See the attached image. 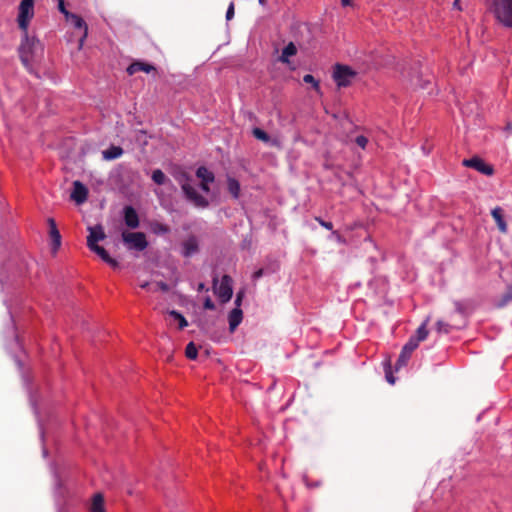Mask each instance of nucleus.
I'll use <instances>...</instances> for the list:
<instances>
[{"label": "nucleus", "mask_w": 512, "mask_h": 512, "mask_svg": "<svg viewBox=\"0 0 512 512\" xmlns=\"http://www.w3.org/2000/svg\"><path fill=\"white\" fill-rule=\"evenodd\" d=\"M123 152L120 146L112 145L102 152V156L105 160H114L122 156Z\"/></svg>", "instance_id": "obj_21"}, {"label": "nucleus", "mask_w": 512, "mask_h": 512, "mask_svg": "<svg viewBox=\"0 0 512 512\" xmlns=\"http://www.w3.org/2000/svg\"><path fill=\"white\" fill-rule=\"evenodd\" d=\"M428 320L424 321L416 330V334L413 335L415 339H417L419 342L425 340L428 336V330L426 328Z\"/></svg>", "instance_id": "obj_30"}, {"label": "nucleus", "mask_w": 512, "mask_h": 512, "mask_svg": "<svg viewBox=\"0 0 512 512\" xmlns=\"http://www.w3.org/2000/svg\"><path fill=\"white\" fill-rule=\"evenodd\" d=\"M384 371H385V378H386L387 382L390 384H394L396 381V378L393 375L390 361L384 362Z\"/></svg>", "instance_id": "obj_35"}, {"label": "nucleus", "mask_w": 512, "mask_h": 512, "mask_svg": "<svg viewBox=\"0 0 512 512\" xmlns=\"http://www.w3.org/2000/svg\"><path fill=\"white\" fill-rule=\"evenodd\" d=\"M419 341L414 337H410L408 342L403 346L402 350L406 351L409 355H412L413 351L419 346Z\"/></svg>", "instance_id": "obj_34"}, {"label": "nucleus", "mask_w": 512, "mask_h": 512, "mask_svg": "<svg viewBox=\"0 0 512 512\" xmlns=\"http://www.w3.org/2000/svg\"><path fill=\"white\" fill-rule=\"evenodd\" d=\"M452 326L442 320L436 322V329L439 333L448 334L451 331Z\"/></svg>", "instance_id": "obj_38"}, {"label": "nucleus", "mask_w": 512, "mask_h": 512, "mask_svg": "<svg viewBox=\"0 0 512 512\" xmlns=\"http://www.w3.org/2000/svg\"><path fill=\"white\" fill-rule=\"evenodd\" d=\"M492 12L503 26L512 28V0H493Z\"/></svg>", "instance_id": "obj_1"}, {"label": "nucleus", "mask_w": 512, "mask_h": 512, "mask_svg": "<svg viewBox=\"0 0 512 512\" xmlns=\"http://www.w3.org/2000/svg\"><path fill=\"white\" fill-rule=\"evenodd\" d=\"M140 287L143 289H150V283L149 282H143L140 284Z\"/></svg>", "instance_id": "obj_52"}, {"label": "nucleus", "mask_w": 512, "mask_h": 512, "mask_svg": "<svg viewBox=\"0 0 512 512\" xmlns=\"http://www.w3.org/2000/svg\"><path fill=\"white\" fill-rule=\"evenodd\" d=\"M185 355L190 360H195L198 356V349L194 342H190L187 344L185 348Z\"/></svg>", "instance_id": "obj_32"}, {"label": "nucleus", "mask_w": 512, "mask_h": 512, "mask_svg": "<svg viewBox=\"0 0 512 512\" xmlns=\"http://www.w3.org/2000/svg\"><path fill=\"white\" fill-rule=\"evenodd\" d=\"M182 254L185 257H190L196 252H198V241L195 236H190L188 239H186L182 244Z\"/></svg>", "instance_id": "obj_18"}, {"label": "nucleus", "mask_w": 512, "mask_h": 512, "mask_svg": "<svg viewBox=\"0 0 512 512\" xmlns=\"http://www.w3.org/2000/svg\"><path fill=\"white\" fill-rule=\"evenodd\" d=\"M505 130L506 131H512V124L510 122L506 124Z\"/></svg>", "instance_id": "obj_54"}, {"label": "nucleus", "mask_w": 512, "mask_h": 512, "mask_svg": "<svg viewBox=\"0 0 512 512\" xmlns=\"http://www.w3.org/2000/svg\"><path fill=\"white\" fill-rule=\"evenodd\" d=\"M354 142L362 149H365L368 144V138L364 135H358L355 137Z\"/></svg>", "instance_id": "obj_39"}, {"label": "nucleus", "mask_w": 512, "mask_h": 512, "mask_svg": "<svg viewBox=\"0 0 512 512\" xmlns=\"http://www.w3.org/2000/svg\"><path fill=\"white\" fill-rule=\"evenodd\" d=\"M462 165L475 169L476 171L486 176H492L494 174V167L490 164H487L479 156H473L472 158L464 159L462 161Z\"/></svg>", "instance_id": "obj_7"}, {"label": "nucleus", "mask_w": 512, "mask_h": 512, "mask_svg": "<svg viewBox=\"0 0 512 512\" xmlns=\"http://www.w3.org/2000/svg\"><path fill=\"white\" fill-rule=\"evenodd\" d=\"M89 249L92 252L96 253L105 263H107L112 268L116 269L119 267V263L117 262V260L112 258L102 246L95 245Z\"/></svg>", "instance_id": "obj_16"}, {"label": "nucleus", "mask_w": 512, "mask_h": 512, "mask_svg": "<svg viewBox=\"0 0 512 512\" xmlns=\"http://www.w3.org/2000/svg\"><path fill=\"white\" fill-rule=\"evenodd\" d=\"M124 222L130 229H136L139 227V216L137 211L132 206H125L123 210Z\"/></svg>", "instance_id": "obj_13"}, {"label": "nucleus", "mask_w": 512, "mask_h": 512, "mask_svg": "<svg viewBox=\"0 0 512 512\" xmlns=\"http://www.w3.org/2000/svg\"><path fill=\"white\" fill-rule=\"evenodd\" d=\"M362 249L367 254V259L371 263L372 267H374L378 261L382 259V254L371 237L364 239L362 243Z\"/></svg>", "instance_id": "obj_8"}, {"label": "nucleus", "mask_w": 512, "mask_h": 512, "mask_svg": "<svg viewBox=\"0 0 512 512\" xmlns=\"http://www.w3.org/2000/svg\"><path fill=\"white\" fill-rule=\"evenodd\" d=\"M66 21L71 22L75 28L78 29H84L83 36L79 40L80 47L83 45V42L88 34V27L85 21L77 14L71 13L68 18H66Z\"/></svg>", "instance_id": "obj_15"}, {"label": "nucleus", "mask_w": 512, "mask_h": 512, "mask_svg": "<svg viewBox=\"0 0 512 512\" xmlns=\"http://www.w3.org/2000/svg\"><path fill=\"white\" fill-rule=\"evenodd\" d=\"M87 195V188L80 181H74L71 199H73L76 203L81 204L86 201Z\"/></svg>", "instance_id": "obj_14"}, {"label": "nucleus", "mask_w": 512, "mask_h": 512, "mask_svg": "<svg viewBox=\"0 0 512 512\" xmlns=\"http://www.w3.org/2000/svg\"><path fill=\"white\" fill-rule=\"evenodd\" d=\"M122 240L129 250L143 251L148 247V241L143 232L124 231Z\"/></svg>", "instance_id": "obj_4"}, {"label": "nucleus", "mask_w": 512, "mask_h": 512, "mask_svg": "<svg viewBox=\"0 0 512 512\" xmlns=\"http://www.w3.org/2000/svg\"><path fill=\"white\" fill-rule=\"evenodd\" d=\"M454 306H455L456 312H458L459 314H462V315L467 314V306L463 302L455 301Z\"/></svg>", "instance_id": "obj_40"}, {"label": "nucleus", "mask_w": 512, "mask_h": 512, "mask_svg": "<svg viewBox=\"0 0 512 512\" xmlns=\"http://www.w3.org/2000/svg\"><path fill=\"white\" fill-rule=\"evenodd\" d=\"M242 318H243L242 310L240 308H238V307L234 308L229 313L228 320H229V329H230V331L233 332L239 326V324L242 321Z\"/></svg>", "instance_id": "obj_20"}, {"label": "nucleus", "mask_w": 512, "mask_h": 512, "mask_svg": "<svg viewBox=\"0 0 512 512\" xmlns=\"http://www.w3.org/2000/svg\"><path fill=\"white\" fill-rule=\"evenodd\" d=\"M174 177H175L176 181L179 183V185L181 186L182 190L184 189V187H188V186L192 185L191 184L192 176L184 170H180L179 172H177L174 175Z\"/></svg>", "instance_id": "obj_22"}, {"label": "nucleus", "mask_w": 512, "mask_h": 512, "mask_svg": "<svg viewBox=\"0 0 512 512\" xmlns=\"http://www.w3.org/2000/svg\"><path fill=\"white\" fill-rule=\"evenodd\" d=\"M260 4L264 5L266 3V0H259Z\"/></svg>", "instance_id": "obj_57"}, {"label": "nucleus", "mask_w": 512, "mask_h": 512, "mask_svg": "<svg viewBox=\"0 0 512 512\" xmlns=\"http://www.w3.org/2000/svg\"><path fill=\"white\" fill-rule=\"evenodd\" d=\"M91 512H105L104 509V498L101 494L94 495L90 507Z\"/></svg>", "instance_id": "obj_26"}, {"label": "nucleus", "mask_w": 512, "mask_h": 512, "mask_svg": "<svg viewBox=\"0 0 512 512\" xmlns=\"http://www.w3.org/2000/svg\"><path fill=\"white\" fill-rule=\"evenodd\" d=\"M156 68L149 64V63H145V62H141V61H135L133 63H131L128 68H127V73L129 75H133L139 71H142V72H145V73H150L152 71H155Z\"/></svg>", "instance_id": "obj_17"}, {"label": "nucleus", "mask_w": 512, "mask_h": 512, "mask_svg": "<svg viewBox=\"0 0 512 512\" xmlns=\"http://www.w3.org/2000/svg\"><path fill=\"white\" fill-rule=\"evenodd\" d=\"M168 314L171 317H173L176 321H178V326H179L180 330H182L188 326V322H187L186 318L180 312H178L176 310H170L168 312Z\"/></svg>", "instance_id": "obj_28"}, {"label": "nucleus", "mask_w": 512, "mask_h": 512, "mask_svg": "<svg viewBox=\"0 0 512 512\" xmlns=\"http://www.w3.org/2000/svg\"><path fill=\"white\" fill-rule=\"evenodd\" d=\"M185 198L191 202L197 208H207L209 206V201L199 194L194 186L190 185L188 187H184L182 190Z\"/></svg>", "instance_id": "obj_9"}, {"label": "nucleus", "mask_w": 512, "mask_h": 512, "mask_svg": "<svg viewBox=\"0 0 512 512\" xmlns=\"http://www.w3.org/2000/svg\"><path fill=\"white\" fill-rule=\"evenodd\" d=\"M47 224L49 226V236L52 241V252L55 254L61 246V234L53 218H48Z\"/></svg>", "instance_id": "obj_12"}, {"label": "nucleus", "mask_w": 512, "mask_h": 512, "mask_svg": "<svg viewBox=\"0 0 512 512\" xmlns=\"http://www.w3.org/2000/svg\"><path fill=\"white\" fill-rule=\"evenodd\" d=\"M343 6H349L352 4L351 0H341Z\"/></svg>", "instance_id": "obj_53"}, {"label": "nucleus", "mask_w": 512, "mask_h": 512, "mask_svg": "<svg viewBox=\"0 0 512 512\" xmlns=\"http://www.w3.org/2000/svg\"><path fill=\"white\" fill-rule=\"evenodd\" d=\"M303 480L305 481V483H306L307 485H310V484H309V482H308V474H307V473H305V474L303 475Z\"/></svg>", "instance_id": "obj_55"}, {"label": "nucleus", "mask_w": 512, "mask_h": 512, "mask_svg": "<svg viewBox=\"0 0 512 512\" xmlns=\"http://www.w3.org/2000/svg\"><path fill=\"white\" fill-rule=\"evenodd\" d=\"M198 291H208V289L206 288L205 284L204 283H199L198 284V288H197Z\"/></svg>", "instance_id": "obj_51"}, {"label": "nucleus", "mask_w": 512, "mask_h": 512, "mask_svg": "<svg viewBox=\"0 0 512 512\" xmlns=\"http://www.w3.org/2000/svg\"><path fill=\"white\" fill-rule=\"evenodd\" d=\"M322 228H325L328 230V232L335 231L333 229V223L330 221H324L322 220Z\"/></svg>", "instance_id": "obj_46"}, {"label": "nucleus", "mask_w": 512, "mask_h": 512, "mask_svg": "<svg viewBox=\"0 0 512 512\" xmlns=\"http://www.w3.org/2000/svg\"><path fill=\"white\" fill-rule=\"evenodd\" d=\"M227 188L233 198L238 199L240 196V183L238 180L232 177L227 179Z\"/></svg>", "instance_id": "obj_23"}, {"label": "nucleus", "mask_w": 512, "mask_h": 512, "mask_svg": "<svg viewBox=\"0 0 512 512\" xmlns=\"http://www.w3.org/2000/svg\"><path fill=\"white\" fill-rule=\"evenodd\" d=\"M491 215L494 218V220H495V222L497 224L498 229L502 233H506L507 232V223H506V221L504 219V211H503V209L501 207L497 206L494 209H492Z\"/></svg>", "instance_id": "obj_19"}, {"label": "nucleus", "mask_w": 512, "mask_h": 512, "mask_svg": "<svg viewBox=\"0 0 512 512\" xmlns=\"http://www.w3.org/2000/svg\"><path fill=\"white\" fill-rule=\"evenodd\" d=\"M34 16V0H22L19 5L17 17L18 26L24 33L27 32L30 20Z\"/></svg>", "instance_id": "obj_5"}, {"label": "nucleus", "mask_w": 512, "mask_h": 512, "mask_svg": "<svg viewBox=\"0 0 512 512\" xmlns=\"http://www.w3.org/2000/svg\"><path fill=\"white\" fill-rule=\"evenodd\" d=\"M196 176L203 182H214L215 176L205 166H200L196 170Z\"/></svg>", "instance_id": "obj_25"}, {"label": "nucleus", "mask_w": 512, "mask_h": 512, "mask_svg": "<svg viewBox=\"0 0 512 512\" xmlns=\"http://www.w3.org/2000/svg\"><path fill=\"white\" fill-rule=\"evenodd\" d=\"M303 81L305 83L313 84L314 89L317 91L319 90V82L317 80H315V78L312 75H310V74L305 75L303 77Z\"/></svg>", "instance_id": "obj_41"}, {"label": "nucleus", "mask_w": 512, "mask_h": 512, "mask_svg": "<svg viewBox=\"0 0 512 512\" xmlns=\"http://www.w3.org/2000/svg\"><path fill=\"white\" fill-rule=\"evenodd\" d=\"M242 301V292H239L235 299V304L239 307Z\"/></svg>", "instance_id": "obj_50"}, {"label": "nucleus", "mask_w": 512, "mask_h": 512, "mask_svg": "<svg viewBox=\"0 0 512 512\" xmlns=\"http://www.w3.org/2000/svg\"><path fill=\"white\" fill-rule=\"evenodd\" d=\"M419 341L414 337H410L408 342L403 346L402 350L406 351L409 355H412L413 351L419 346Z\"/></svg>", "instance_id": "obj_33"}, {"label": "nucleus", "mask_w": 512, "mask_h": 512, "mask_svg": "<svg viewBox=\"0 0 512 512\" xmlns=\"http://www.w3.org/2000/svg\"><path fill=\"white\" fill-rule=\"evenodd\" d=\"M157 289L163 291V292H168L170 287L167 283L163 282V281H159L156 283V288L155 289H151L152 291H156Z\"/></svg>", "instance_id": "obj_43"}, {"label": "nucleus", "mask_w": 512, "mask_h": 512, "mask_svg": "<svg viewBox=\"0 0 512 512\" xmlns=\"http://www.w3.org/2000/svg\"><path fill=\"white\" fill-rule=\"evenodd\" d=\"M252 134L256 139L261 140L263 142H268L270 139L269 135L260 128H254L252 130Z\"/></svg>", "instance_id": "obj_37"}, {"label": "nucleus", "mask_w": 512, "mask_h": 512, "mask_svg": "<svg viewBox=\"0 0 512 512\" xmlns=\"http://www.w3.org/2000/svg\"><path fill=\"white\" fill-rule=\"evenodd\" d=\"M510 302H512V285L508 286L505 293L502 294L501 298L497 303V307L502 308Z\"/></svg>", "instance_id": "obj_29"}, {"label": "nucleus", "mask_w": 512, "mask_h": 512, "mask_svg": "<svg viewBox=\"0 0 512 512\" xmlns=\"http://www.w3.org/2000/svg\"><path fill=\"white\" fill-rule=\"evenodd\" d=\"M152 180L158 185H163L165 183L166 176L162 170L156 169L152 173Z\"/></svg>", "instance_id": "obj_36"}, {"label": "nucleus", "mask_w": 512, "mask_h": 512, "mask_svg": "<svg viewBox=\"0 0 512 512\" xmlns=\"http://www.w3.org/2000/svg\"><path fill=\"white\" fill-rule=\"evenodd\" d=\"M210 183H211V182H203V181H201V183H200V188H201L204 192L208 193V192L210 191V188H209V184H210Z\"/></svg>", "instance_id": "obj_47"}, {"label": "nucleus", "mask_w": 512, "mask_h": 512, "mask_svg": "<svg viewBox=\"0 0 512 512\" xmlns=\"http://www.w3.org/2000/svg\"><path fill=\"white\" fill-rule=\"evenodd\" d=\"M356 76L357 72L347 65L336 64L334 66L332 78L339 88L348 87Z\"/></svg>", "instance_id": "obj_3"}, {"label": "nucleus", "mask_w": 512, "mask_h": 512, "mask_svg": "<svg viewBox=\"0 0 512 512\" xmlns=\"http://www.w3.org/2000/svg\"><path fill=\"white\" fill-rule=\"evenodd\" d=\"M458 2H459V0H455V3H454L455 6H458Z\"/></svg>", "instance_id": "obj_58"}, {"label": "nucleus", "mask_w": 512, "mask_h": 512, "mask_svg": "<svg viewBox=\"0 0 512 512\" xmlns=\"http://www.w3.org/2000/svg\"><path fill=\"white\" fill-rule=\"evenodd\" d=\"M335 175H336V177H337L340 181H342V177L340 176V174H339L338 172H337Z\"/></svg>", "instance_id": "obj_56"}, {"label": "nucleus", "mask_w": 512, "mask_h": 512, "mask_svg": "<svg viewBox=\"0 0 512 512\" xmlns=\"http://www.w3.org/2000/svg\"><path fill=\"white\" fill-rule=\"evenodd\" d=\"M411 355H409L406 351L401 350L400 355L395 363V371H398L401 367L406 366Z\"/></svg>", "instance_id": "obj_31"}, {"label": "nucleus", "mask_w": 512, "mask_h": 512, "mask_svg": "<svg viewBox=\"0 0 512 512\" xmlns=\"http://www.w3.org/2000/svg\"><path fill=\"white\" fill-rule=\"evenodd\" d=\"M58 10L65 16V19L71 14V12L66 9L64 0H58Z\"/></svg>", "instance_id": "obj_42"}, {"label": "nucleus", "mask_w": 512, "mask_h": 512, "mask_svg": "<svg viewBox=\"0 0 512 512\" xmlns=\"http://www.w3.org/2000/svg\"><path fill=\"white\" fill-rule=\"evenodd\" d=\"M234 17V3L231 2L226 12V19L229 21Z\"/></svg>", "instance_id": "obj_45"}, {"label": "nucleus", "mask_w": 512, "mask_h": 512, "mask_svg": "<svg viewBox=\"0 0 512 512\" xmlns=\"http://www.w3.org/2000/svg\"><path fill=\"white\" fill-rule=\"evenodd\" d=\"M203 306L205 309L207 310H214L215 309V304L214 302L211 300L210 297H206L205 300H204V303H203Z\"/></svg>", "instance_id": "obj_44"}, {"label": "nucleus", "mask_w": 512, "mask_h": 512, "mask_svg": "<svg viewBox=\"0 0 512 512\" xmlns=\"http://www.w3.org/2000/svg\"><path fill=\"white\" fill-rule=\"evenodd\" d=\"M324 238L329 252H333L335 248H342L346 244V239L339 230L328 232Z\"/></svg>", "instance_id": "obj_10"}, {"label": "nucleus", "mask_w": 512, "mask_h": 512, "mask_svg": "<svg viewBox=\"0 0 512 512\" xmlns=\"http://www.w3.org/2000/svg\"><path fill=\"white\" fill-rule=\"evenodd\" d=\"M264 274V270L261 268V269H258L257 271H255L253 273V279H259L260 277H262Z\"/></svg>", "instance_id": "obj_48"}, {"label": "nucleus", "mask_w": 512, "mask_h": 512, "mask_svg": "<svg viewBox=\"0 0 512 512\" xmlns=\"http://www.w3.org/2000/svg\"><path fill=\"white\" fill-rule=\"evenodd\" d=\"M297 53V48L293 42H290L282 51L281 56L279 57V60L282 63H289V57L293 56Z\"/></svg>", "instance_id": "obj_24"}, {"label": "nucleus", "mask_w": 512, "mask_h": 512, "mask_svg": "<svg viewBox=\"0 0 512 512\" xmlns=\"http://www.w3.org/2000/svg\"><path fill=\"white\" fill-rule=\"evenodd\" d=\"M212 284L214 293L219 297L222 303H226L232 298V278L229 275H224L218 285V275L215 274L213 276Z\"/></svg>", "instance_id": "obj_2"}, {"label": "nucleus", "mask_w": 512, "mask_h": 512, "mask_svg": "<svg viewBox=\"0 0 512 512\" xmlns=\"http://www.w3.org/2000/svg\"><path fill=\"white\" fill-rule=\"evenodd\" d=\"M37 44H38V41L35 40L34 38H29L27 35V32H26L24 39L22 40V42L19 46L18 52H19V57H20L22 64L27 68L30 66V62L32 60V54H33L34 48Z\"/></svg>", "instance_id": "obj_6"}, {"label": "nucleus", "mask_w": 512, "mask_h": 512, "mask_svg": "<svg viewBox=\"0 0 512 512\" xmlns=\"http://www.w3.org/2000/svg\"><path fill=\"white\" fill-rule=\"evenodd\" d=\"M89 235L87 237V246L91 248L95 245H98V241H102L106 238V234L101 225H95L88 227Z\"/></svg>", "instance_id": "obj_11"}, {"label": "nucleus", "mask_w": 512, "mask_h": 512, "mask_svg": "<svg viewBox=\"0 0 512 512\" xmlns=\"http://www.w3.org/2000/svg\"><path fill=\"white\" fill-rule=\"evenodd\" d=\"M150 228L154 234H158V235L167 234L170 232V228L168 225L158 222V221L151 222Z\"/></svg>", "instance_id": "obj_27"}, {"label": "nucleus", "mask_w": 512, "mask_h": 512, "mask_svg": "<svg viewBox=\"0 0 512 512\" xmlns=\"http://www.w3.org/2000/svg\"><path fill=\"white\" fill-rule=\"evenodd\" d=\"M430 84L429 80L422 81L419 79V83L417 84L420 88L425 89L427 85Z\"/></svg>", "instance_id": "obj_49"}]
</instances>
